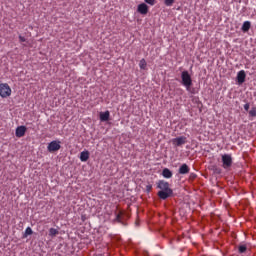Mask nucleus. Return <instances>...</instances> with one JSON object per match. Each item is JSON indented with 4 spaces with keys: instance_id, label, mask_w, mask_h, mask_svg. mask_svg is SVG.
I'll return each instance as SVG.
<instances>
[{
    "instance_id": "nucleus-6",
    "label": "nucleus",
    "mask_w": 256,
    "mask_h": 256,
    "mask_svg": "<svg viewBox=\"0 0 256 256\" xmlns=\"http://www.w3.org/2000/svg\"><path fill=\"white\" fill-rule=\"evenodd\" d=\"M172 145H174L175 147H181V145H185V143H187V137L185 136H180V137H176L173 138L171 140Z\"/></svg>"
},
{
    "instance_id": "nucleus-22",
    "label": "nucleus",
    "mask_w": 256,
    "mask_h": 256,
    "mask_svg": "<svg viewBox=\"0 0 256 256\" xmlns=\"http://www.w3.org/2000/svg\"><path fill=\"white\" fill-rule=\"evenodd\" d=\"M249 115L250 117H256V108H252L250 111H249Z\"/></svg>"
},
{
    "instance_id": "nucleus-26",
    "label": "nucleus",
    "mask_w": 256,
    "mask_h": 256,
    "mask_svg": "<svg viewBox=\"0 0 256 256\" xmlns=\"http://www.w3.org/2000/svg\"><path fill=\"white\" fill-rule=\"evenodd\" d=\"M190 177H191L192 179H195V177H197V174L192 173V174L190 175Z\"/></svg>"
},
{
    "instance_id": "nucleus-19",
    "label": "nucleus",
    "mask_w": 256,
    "mask_h": 256,
    "mask_svg": "<svg viewBox=\"0 0 256 256\" xmlns=\"http://www.w3.org/2000/svg\"><path fill=\"white\" fill-rule=\"evenodd\" d=\"M173 3H175V0H164L166 7H173Z\"/></svg>"
},
{
    "instance_id": "nucleus-25",
    "label": "nucleus",
    "mask_w": 256,
    "mask_h": 256,
    "mask_svg": "<svg viewBox=\"0 0 256 256\" xmlns=\"http://www.w3.org/2000/svg\"><path fill=\"white\" fill-rule=\"evenodd\" d=\"M146 189H147V191H151V189H153V186L147 185V186H146Z\"/></svg>"
},
{
    "instance_id": "nucleus-14",
    "label": "nucleus",
    "mask_w": 256,
    "mask_h": 256,
    "mask_svg": "<svg viewBox=\"0 0 256 256\" xmlns=\"http://www.w3.org/2000/svg\"><path fill=\"white\" fill-rule=\"evenodd\" d=\"M249 29H251V22L249 21H245L242 25V28L241 30L244 32V33H247V31H249Z\"/></svg>"
},
{
    "instance_id": "nucleus-2",
    "label": "nucleus",
    "mask_w": 256,
    "mask_h": 256,
    "mask_svg": "<svg viewBox=\"0 0 256 256\" xmlns=\"http://www.w3.org/2000/svg\"><path fill=\"white\" fill-rule=\"evenodd\" d=\"M182 85L186 88V91H191V86L193 85V79H191V74L188 71H183L181 73Z\"/></svg>"
},
{
    "instance_id": "nucleus-15",
    "label": "nucleus",
    "mask_w": 256,
    "mask_h": 256,
    "mask_svg": "<svg viewBox=\"0 0 256 256\" xmlns=\"http://www.w3.org/2000/svg\"><path fill=\"white\" fill-rule=\"evenodd\" d=\"M114 223H123V211L116 213V218L114 219Z\"/></svg>"
},
{
    "instance_id": "nucleus-5",
    "label": "nucleus",
    "mask_w": 256,
    "mask_h": 256,
    "mask_svg": "<svg viewBox=\"0 0 256 256\" xmlns=\"http://www.w3.org/2000/svg\"><path fill=\"white\" fill-rule=\"evenodd\" d=\"M49 153H55V151H59L61 149V141L54 140L50 142L47 146Z\"/></svg>"
},
{
    "instance_id": "nucleus-12",
    "label": "nucleus",
    "mask_w": 256,
    "mask_h": 256,
    "mask_svg": "<svg viewBox=\"0 0 256 256\" xmlns=\"http://www.w3.org/2000/svg\"><path fill=\"white\" fill-rule=\"evenodd\" d=\"M80 161H82V163L89 161V151H82L80 153Z\"/></svg>"
},
{
    "instance_id": "nucleus-17",
    "label": "nucleus",
    "mask_w": 256,
    "mask_h": 256,
    "mask_svg": "<svg viewBox=\"0 0 256 256\" xmlns=\"http://www.w3.org/2000/svg\"><path fill=\"white\" fill-rule=\"evenodd\" d=\"M139 67H140V69H142V70L147 69V61H146L144 58H142V59L140 60V62H139Z\"/></svg>"
},
{
    "instance_id": "nucleus-13",
    "label": "nucleus",
    "mask_w": 256,
    "mask_h": 256,
    "mask_svg": "<svg viewBox=\"0 0 256 256\" xmlns=\"http://www.w3.org/2000/svg\"><path fill=\"white\" fill-rule=\"evenodd\" d=\"M109 117H111V113L108 110L100 113V121H109Z\"/></svg>"
},
{
    "instance_id": "nucleus-23",
    "label": "nucleus",
    "mask_w": 256,
    "mask_h": 256,
    "mask_svg": "<svg viewBox=\"0 0 256 256\" xmlns=\"http://www.w3.org/2000/svg\"><path fill=\"white\" fill-rule=\"evenodd\" d=\"M19 41H20V43H25V41H27V39H25V37H23V36H19Z\"/></svg>"
},
{
    "instance_id": "nucleus-10",
    "label": "nucleus",
    "mask_w": 256,
    "mask_h": 256,
    "mask_svg": "<svg viewBox=\"0 0 256 256\" xmlns=\"http://www.w3.org/2000/svg\"><path fill=\"white\" fill-rule=\"evenodd\" d=\"M191 169L189 168V165L187 164H182L180 168L178 169L179 175H187Z\"/></svg>"
},
{
    "instance_id": "nucleus-24",
    "label": "nucleus",
    "mask_w": 256,
    "mask_h": 256,
    "mask_svg": "<svg viewBox=\"0 0 256 256\" xmlns=\"http://www.w3.org/2000/svg\"><path fill=\"white\" fill-rule=\"evenodd\" d=\"M249 107H250L249 103H246V104L244 105L245 111H249Z\"/></svg>"
},
{
    "instance_id": "nucleus-18",
    "label": "nucleus",
    "mask_w": 256,
    "mask_h": 256,
    "mask_svg": "<svg viewBox=\"0 0 256 256\" xmlns=\"http://www.w3.org/2000/svg\"><path fill=\"white\" fill-rule=\"evenodd\" d=\"M29 235H33V229H31V227L26 228L25 233L23 235L24 239L29 237Z\"/></svg>"
},
{
    "instance_id": "nucleus-21",
    "label": "nucleus",
    "mask_w": 256,
    "mask_h": 256,
    "mask_svg": "<svg viewBox=\"0 0 256 256\" xmlns=\"http://www.w3.org/2000/svg\"><path fill=\"white\" fill-rule=\"evenodd\" d=\"M145 3H147L148 5H151V7H153V5H155V3H157V0H144Z\"/></svg>"
},
{
    "instance_id": "nucleus-4",
    "label": "nucleus",
    "mask_w": 256,
    "mask_h": 256,
    "mask_svg": "<svg viewBox=\"0 0 256 256\" xmlns=\"http://www.w3.org/2000/svg\"><path fill=\"white\" fill-rule=\"evenodd\" d=\"M233 165V157L231 154H223L222 155V167L223 169H230Z\"/></svg>"
},
{
    "instance_id": "nucleus-7",
    "label": "nucleus",
    "mask_w": 256,
    "mask_h": 256,
    "mask_svg": "<svg viewBox=\"0 0 256 256\" xmlns=\"http://www.w3.org/2000/svg\"><path fill=\"white\" fill-rule=\"evenodd\" d=\"M137 11L140 13V15H147L149 13V6H147L145 3H141L138 5Z\"/></svg>"
},
{
    "instance_id": "nucleus-9",
    "label": "nucleus",
    "mask_w": 256,
    "mask_h": 256,
    "mask_svg": "<svg viewBox=\"0 0 256 256\" xmlns=\"http://www.w3.org/2000/svg\"><path fill=\"white\" fill-rule=\"evenodd\" d=\"M246 77H247V74H245V70H240L237 73V82L239 83V85H242V83H245Z\"/></svg>"
},
{
    "instance_id": "nucleus-1",
    "label": "nucleus",
    "mask_w": 256,
    "mask_h": 256,
    "mask_svg": "<svg viewBox=\"0 0 256 256\" xmlns=\"http://www.w3.org/2000/svg\"><path fill=\"white\" fill-rule=\"evenodd\" d=\"M157 188L161 190L158 192L159 199L165 201V199H169V197L173 196V189L169 187V182L165 180H159L157 182Z\"/></svg>"
},
{
    "instance_id": "nucleus-8",
    "label": "nucleus",
    "mask_w": 256,
    "mask_h": 256,
    "mask_svg": "<svg viewBox=\"0 0 256 256\" xmlns=\"http://www.w3.org/2000/svg\"><path fill=\"white\" fill-rule=\"evenodd\" d=\"M25 133H27V127L25 126H18L16 128L15 135L18 138L25 137Z\"/></svg>"
},
{
    "instance_id": "nucleus-3",
    "label": "nucleus",
    "mask_w": 256,
    "mask_h": 256,
    "mask_svg": "<svg viewBox=\"0 0 256 256\" xmlns=\"http://www.w3.org/2000/svg\"><path fill=\"white\" fill-rule=\"evenodd\" d=\"M11 93H13V91L11 90V86H9V84L0 83V97H2V99L11 97Z\"/></svg>"
},
{
    "instance_id": "nucleus-20",
    "label": "nucleus",
    "mask_w": 256,
    "mask_h": 256,
    "mask_svg": "<svg viewBox=\"0 0 256 256\" xmlns=\"http://www.w3.org/2000/svg\"><path fill=\"white\" fill-rule=\"evenodd\" d=\"M238 251H239V253H245V251H247V246L246 245H240L238 247Z\"/></svg>"
},
{
    "instance_id": "nucleus-16",
    "label": "nucleus",
    "mask_w": 256,
    "mask_h": 256,
    "mask_svg": "<svg viewBox=\"0 0 256 256\" xmlns=\"http://www.w3.org/2000/svg\"><path fill=\"white\" fill-rule=\"evenodd\" d=\"M56 235H59V230L55 228H50L49 229V237H56Z\"/></svg>"
},
{
    "instance_id": "nucleus-11",
    "label": "nucleus",
    "mask_w": 256,
    "mask_h": 256,
    "mask_svg": "<svg viewBox=\"0 0 256 256\" xmlns=\"http://www.w3.org/2000/svg\"><path fill=\"white\" fill-rule=\"evenodd\" d=\"M162 176L164 179H171V177H173V172L169 170V168H164L162 170Z\"/></svg>"
}]
</instances>
